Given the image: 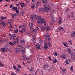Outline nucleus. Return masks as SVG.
Wrapping results in <instances>:
<instances>
[{
    "instance_id": "obj_1",
    "label": "nucleus",
    "mask_w": 75,
    "mask_h": 75,
    "mask_svg": "<svg viewBox=\"0 0 75 75\" xmlns=\"http://www.w3.org/2000/svg\"><path fill=\"white\" fill-rule=\"evenodd\" d=\"M35 18L37 20H42V21H37V23L38 24H42V23H45V19L44 18H42L41 16H39L35 15Z\"/></svg>"
},
{
    "instance_id": "obj_2",
    "label": "nucleus",
    "mask_w": 75,
    "mask_h": 75,
    "mask_svg": "<svg viewBox=\"0 0 75 75\" xmlns=\"http://www.w3.org/2000/svg\"><path fill=\"white\" fill-rule=\"evenodd\" d=\"M45 35L47 40H48V41H49L51 40V38L50 37V34H49L47 32V33H46Z\"/></svg>"
},
{
    "instance_id": "obj_3",
    "label": "nucleus",
    "mask_w": 75,
    "mask_h": 75,
    "mask_svg": "<svg viewBox=\"0 0 75 75\" xmlns=\"http://www.w3.org/2000/svg\"><path fill=\"white\" fill-rule=\"evenodd\" d=\"M50 67V64L48 63H47L46 64H44L42 66L43 69H45L47 68H49Z\"/></svg>"
},
{
    "instance_id": "obj_4",
    "label": "nucleus",
    "mask_w": 75,
    "mask_h": 75,
    "mask_svg": "<svg viewBox=\"0 0 75 75\" xmlns=\"http://www.w3.org/2000/svg\"><path fill=\"white\" fill-rule=\"evenodd\" d=\"M7 50V48L6 47H3L0 49V50L2 52H6Z\"/></svg>"
},
{
    "instance_id": "obj_5",
    "label": "nucleus",
    "mask_w": 75,
    "mask_h": 75,
    "mask_svg": "<svg viewBox=\"0 0 75 75\" xmlns=\"http://www.w3.org/2000/svg\"><path fill=\"white\" fill-rule=\"evenodd\" d=\"M19 4H21V7H24L25 6H26V4L24 3H22L21 2H19Z\"/></svg>"
},
{
    "instance_id": "obj_6",
    "label": "nucleus",
    "mask_w": 75,
    "mask_h": 75,
    "mask_svg": "<svg viewBox=\"0 0 75 75\" xmlns=\"http://www.w3.org/2000/svg\"><path fill=\"white\" fill-rule=\"evenodd\" d=\"M71 58L72 59L75 61V54L74 53H72L71 55Z\"/></svg>"
},
{
    "instance_id": "obj_7",
    "label": "nucleus",
    "mask_w": 75,
    "mask_h": 75,
    "mask_svg": "<svg viewBox=\"0 0 75 75\" xmlns=\"http://www.w3.org/2000/svg\"><path fill=\"white\" fill-rule=\"evenodd\" d=\"M17 43V41L14 40V41L13 42V43H12L11 42H9V44L10 45H12V46H13L14 44H16Z\"/></svg>"
},
{
    "instance_id": "obj_8",
    "label": "nucleus",
    "mask_w": 75,
    "mask_h": 75,
    "mask_svg": "<svg viewBox=\"0 0 75 75\" xmlns=\"http://www.w3.org/2000/svg\"><path fill=\"white\" fill-rule=\"evenodd\" d=\"M67 51L69 53V54L70 55H72V51H71V50L69 48H68L67 49Z\"/></svg>"
},
{
    "instance_id": "obj_9",
    "label": "nucleus",
    "mask_w": 75,
    "mask_h": 75,
    "mask_svg": "<svg viewBox=\"0 0 75 75\" xmlns=\"http://www.w3.org/2000/svg\"><path fill=\"white\" fill-rule=\"evenodd\" d=\"M29 70L30 72H33L34 70V67H32L30 69H29Z\"/></svg>"
},
{
    "instance_id": "obj_10",
    "label": "nucleus",
    "mask_w": 75,
    "mask_h": 75,
    "mask_svg": "<svg viewBox=\"0 0 75 75\" xmlns=\"http://www.w3.org/2000/svg\"><path fill=\"white\" fill-rule=\"evenodd\" d=\"M58 23L59 24H61V23H62V19H61V17H59V18Z\"/></svg>"
},
{
    "instance_id": "obj_11",
    "label": "nucleus",
    "mask_w": 75,
    "mask_h": 75,
    "mask_svg": "<svg viewBox=\"0 0 75 75\" xmlns=\"http://www.w3.org/2000/svg\"><path fill=\"white\" fill-rule=\"evenodd\" d=\"M18 15V14L17 13H14L11 15L12 18H14L16 17H17Z\"/></svg>"
},
{
    "instance_id": "obj_12",
    "label": "nucleus",
    "mask_w": 75,
    "mask_h": 75,
    "mask_svg": "<svg viewBox=\"0 0 75 75\" xmlns=\"http://www.w3.org/2000/svg\"><path fill=\"white\" fill-rule=\"evenodd\" d=\"M21 51L23 53H24L25 52V49L24 47H22L21 48Z\"/></svg>"
},
{
    "instance_id": "obj_13",
    "label": "nucleus",
    "mask_w": 75,
    "mask_h": 75,
    "mask_svg": "<svg viewBox=\"0 0 75 75\" xmlns=\"http://www.w3.org/2000/svg\"><path fill=\"white\" fill-rule=\"evenodd\" d=\"M36 46L37 49H40V47H41V46H40V45L38 44H36Z\"/></svg>"
},
{
    "instance_id": "obj_14",
    "label": "nucleus",
    "mask_w": 75,
    "mask_h": 75,
    "mask_svg": "<svg viewBox=\"0 0 75 75\" xmlns=\"http://www.w3.org/2000/svg\"><path fill=\"white\" fill-rule=\"evenodd\" d=\"M1 24H2L4 27H6V23L4 21H1Z\"/></svg>"
},
{
    "instance_id": "obj_15",
    "label": "nucleus",
    "mask_w": 75,
    "mask_h": 75,
    "mask_svg": "<svg viewBox=\"0 0 75 75\" xmlns=\"http://www.w3.org/2000/svg\"><path fill=\"white\" fill-rule=\"evenodd\" d=\"M59 29L60 31H64V29H63V28L61 26H59L58 28Z\"/></svg>"
},
{
    "instance_id": "obj_16",
    "label": "nucleus",
    "mask_w": 75,
    "mask_h": 75,
    "mask_svg": "<svg viewBox=\"0 0 75 75\" xmlns=\"http://www.w3.org/2000/svg\"><path fill=\"white\" fill-rule=\"evenodd\" d=\"M60 57H61L62 58H63V59H65L66 58V57H67V56L65 54H64L63 55H60Z\"/></svg>"
},
{
    "instance_id": "obj_17",
    "label": "nucleus",
    "mask_w": 75,
    "mask_h": 75,
    "mask_svg": "<svg viewBox=\"0 0 75 75\" xmlns=\"http://www.w3.org/2000/svg\"><path fill=\"white\" fill-rule=\"evenodd\" d=\"M41 3V1H39L37 2L36 5V6H38V5H40Z\"/></svg>"
},
{
    "instance_id": "obj_18",
    "label": "nucleus",
    "mask_w": 75,
    "mask_h": 75,
    "mask_svg": "<svg viewBox=\"0 0 75 75\" xmlns=\"http://www.w3.org/2000/svg\"><path fill=\"white\" fill-rule=\"evenodd\" d=\"M31 8H35V4L32 3L31 4Z\"/></svg>"
},
{
    "instance_id": "obj_19",
    "label": "nucleus",
    "mask_w": 75,
    "mask_h": 75,
    "mask_svg": "<svg viewBox=\"0 0 75 75\" xmlns=\"http://www.w3.org/2000/svg\"><path fill=\"white\" fill-rule=\"evenodd\" d=\"M47 9L46 8H44L42 9V12H47Z\"/></svg>"
},
{
    "instance_id": "obj_20",
    "label": "nucleus",
    "mask_w": 75,
    "mask_h": 75,
    "mask_svg": "<svg viewBox=\"0 0 75 75\" xmlns=\"http://www.w3.org/2000/svg\"><path fill=\"white\" fill-rule=\"evenodd\" d=\"M32 41H33L34 43H36V39L34 38H32Z\"/></svg>"
},
{
    "instance_id": "obj_21",
    "label": "nucleus",
    "mask_w": 75,
    "mask_h": 75,
    "mask_svg": "<svg viewBox=\"0 0 75 75\" xmlns=\"http://www.w3.org/2000/svg\"><path fill=\"white\" fill-rule=\"evenodd\" d=\"M71 36L72 37H74L75 36V32L73 31V33H72L71 35Z\"/></svg>"
},
{
    "instance_id": "obj_22",
    "label": "nucleus",
    "mask_w": 75,
    "mask_h": 75,
    "mask_svg": "<svg viewBox=\"0 0 75 75\" xmlns=\"http://www.w3.org/2000/svg\"><path fill=\"white\" fill-rule=\"evenodd\" d=\"M25 25H26V23H24L21 26V28H24L25 27Z\"/></svg>"
},
{
    "instance_id": "obj_23",
    "label": "nucleus",
    "mask_w": 75,
    "mask_h": 75,
    "mask_svg": "<svg viewBox=\"0 0 75 75\" xmlns=\"http://www.w3.org/2000/svg\"><path fill=\"white\" fill-rule=\"evenodd\" d=\"M23 58L25 59V60H27V56H26V55H23Z\"/></svg>"
},
{
    "instance_id": "obj_24",
    "label": "nucleus",
    "mask_w": 75,
    "mask_h": 75,
    "mask_svg": "<svg viewBox=\"0 0 75 75\" xmlns=\"http://www.w3.org/2000/svg\"><path fill=\"white\" fill-rule=\"evenodd\" d=\"M16 51L17 52H20V48H16Z\"/></svg>"
},
{
    "instance_id": "obj_25",
    "label": "nucleus",
    "mask_w": 75,
    "mask_h": 75,
    "mask_svg": "<svg viewBox=\"0 0 75 75\" xmlns=\"http://www.w3.org/2000/svg\"><path fill=\"white\" fill-rule=\"evenodd\" d=\"M42 2L43 4H45L47 3V0H42Z\"/></svg>"
},
{
    "instance_id": "obj_26",
    "label": "nucleus",
    "mask_w": 75,
    "mask_h": 75,
    "mask_svg": "<svg viewBox=\"0 0 75 75\" xmlns=\"http://www.w3.org/2000/svg\"><path fill=\"white\" fill-rule=\"evenodd\" d=\"M34 18V16H31V17H30V19L31 21H33Z\"/></svg>"
},
{
    "instance_id": "obj_27",
    "label": "nucleus",
    "mask_w": 75,
    "mask_h": 75,
    "mask_svg": "<svg viewBox=\"0 0 75 75\" xmlns=\"http://www.w3.org/2000/svg\"><path fill=\"white\" fill-rule=\"evenodd\" d=\"M55 18H52L51 20V21L52 23H54L55 22Z\"/></svg>"
},
{
    "instance_id": "obj_28",
    "label": "nucleus",
    "mask_w": 75,
    "mask_h": 75,
    "mask_svg": "<svg viewBox=\"0 0 75 75\" xmlns=\"http://www.w3.org/2000/svg\"><path fill=\"white\" fill-rule=\"evenodd\" d=\"M20 42L21 44H24L25 42V41L24 40H21Z\"/></svg>"
},
{
    "instance_id": "obj_29",
    "label": "nucleus",
    "mask_w": 75,
    "mask_h": 75,
    "mask_svg": "<svg viewBox=\"0 0 75 75\" xmlns=\"http://www.w3.org/2000/svg\"><path fill=\"white\" fill-rule=\"evenodd\" d=\"M17 9V7H14L12 8V10H16Z\"/></svg>"
},
{
    "instance_id": "obj_30",
    "label": "nucleus",
    "mask_w": 75,
    "mask_h": 75,
    "mask_svg": "<svg viewBox=\"0 0 75 75\" xmlns=\"http://www.w3.org/2000/svg\"><path fill=\"white\" fill-rule=\"evenodd\" d=\"M49 6L48 5H45L44 6V8H48V7Z\"/></svg>"
},
{
    "instance_id": "obj_31",
    "label": "nucleus",
    "mask_w": 75,
    "mask_h": 75,
    "mask_svg": "<svg viewBox=\"0 0 75 75\" xmlns=\"http://www.w3.org/2000/svg\"><path fill=\"white\" fill-rule=\"evenodd\" d=\"M24 11H22L20 13L21 16H23V14H24Z\"/></svg>"
},
{
    "instance_id": "obj_32",
    "label": "nucleus",
    "mask_w": 75,
    "mask_h": 75,
    "mask_svg": "<svg viewBox=\"0 0 75 75\" xmlns=\"http://www.w3.org/2000/svg\"><path fill=\"white\" fill-rule=\"evenodd\" d=\"M33 23H30L29 24V27H33Z\"/></svg>"
},
{
    "instance_id": "obj_33",
    "label": "nucleus",
    "mask_w": 75,
    "mask_h": 75,
    "mask_svg": "<svg viewBox=\"0 0 75 75\" xmlns=\"http://www.w3.org/2000/svg\"><path fill=\"white\" fill-rule=\"evenodd\" d=\"M65 71H66V69H62V72L65 73Z\"/></svg>"
},
{
    "instance_id": "obj_34",
    "label": "nucleus",
    "mask_w": 75,
    "mask_h": 75,
    "mask_svg": "<svg viewBox=\"0 0 75 75\" xmlns=\"http://www.w3.org/2000/svg\"><path fill=\"white\" fill-rule=\"evenodd\" d=\"M51 30V28L50 27H48L46 28V30L47 31H49V30Z\"/></svg>"
},
{
    "instance_id": "obj_35",
    "label": "nucleus",
    "mask_w": 75,
    "mask_h": 75,
    "mask_svg": "<svg viewBox=\"0 0 75 75\" xmlns=\"http://www.w3.org/2000/svg\"><path fill=\"white\" fill-rule=\"evenodd\" d=\"M40 29L42 31H44L45 30V28L44 27H42Z\"/></svg>"
},
{
    "instance_id": "obj_36",
    "label": "nucleus",
    "mask_w": 75,
    "mask_h": 75,
    "mask_svg": "<svg viewBox=\"0 0 75 75\" xmlns=\"http://www.w3.org/2000/svg\"><path fill=\"white\" fill-rule=\"evenodd\" d=\"M57 60L56 59H55L54 60L53 62L54 63V64H56L57 63Z\"/></svg>"
},
{
    "instance_id": "obj_37",
    "label": "nucleus",
    "mask_w": 75,
    "mask_h": 75,
    "mask_svg": "<svg viewBox=\"0 0 75 75\" xmlns=\"http://www.w3.org/2000/svg\"><path fill=\"white\" fill-rule=\"evenodd\" d=\"M39 42H40V43H42V40L41 39H40L39 40Z\"/></svg>"
},
{
    "instance_id": "obj_38",
    "label": "nucleus",
    "mask_w": 75,
    "mask_h": 75,
    "mask_svg": "<svg viewBox=\"0 0 75 75\" xmlns=\"http://www.w3.org/2000/svg\"><path fill=\"white\" fill-rule=\"evenodd\" d=\"M47 45L49 47H50V46H51V44L50 42V41L48 42Z\"/></svg>"
},
{
    "instance_id": "obj_39",
    "label": "nucleus",
    "mask_w": 75,
    "mask_h": 75,
    "mask_svg": "<svg viewBox=\"0 0 75 75\" xmlns=\"http://www.w3.org/2000/svg\"><path fill=\"white\" fill-rule=\"evenodd\" d=\"M2 63V62H1V63H0V67H3L4 65Z\"/></svg>"
},
{
    "instance_id": "obj_40",
    "label": "nucleus",
    "mask_w": 75,
    "mask_h": 75,
    "mask_svg": "<svg viewBox=\"0 0 75 75\" xmlns=\"http://www.w3.org/2000/svg\"><path fill=\"white\" fill-rule=\"evenodd\" d=\"M11 36L12 37H15L16 36V34H13Z\"/></svg>"
},
{
    "instance_id": "obj_41",
    "label": "nucleus",
    "mask_w": 75,
    "mask_h": 75,
    "mask_svg": "<svg viewBox=\"0 0 75 75\" xmlns=\"http://www.w3.org/2000/svg\"><path fill=\"white\" fill-rule=\"evenodd\" d=\"M39 11H40L41 12H42V8H40L39 9Z\"/></svg>"
},
{
    "instance_id": "obj_42",
    "label": "nucleus",
    "mask_w": 75,
    "mask_h": 75,
    "mask_svg": "<svg viewBox=\"0 0 75 75\" xmlns=\"http://www.w3.org/2000/svg\"><path fill=\"white\" fill-rule=\"evenodd\" d=\"M18 32V30H16L14 31V33H17Z\"/></svg>"
},
{
    "instance_id": "obj_43",
    "label": "nucleus",
    "mask_w": 75,
    "mask_h": 75,
    "mask_svg": "<svg viewBox=\"0 0 75 75\" xmlns=\"http://www.w3.org/2000/svg\"><path fill=\"white\" fill-rule=\"evenodd\" d=\"M62 44L64 46H65L67 44V42L62 43Z\"/></svg>"
},
{
    "instance_id": "obj_44",
    "label": "nucleus",
    "mask_w": 75,
    "mask_h": 75,
    "mask_svg": "<svg viewBox=\"0 0 75 75\" xmlns=\"http://www.w3.org/2000/svg\"><path fill=\"white\" fill-rule=\"evenodd\" d=\"M69 44H72V41L71 40H69Z\"/></svg>"
},
{
    "instance_id": "obj_45",
    "label": "nucleus",
    "mask_w": 75,
    "mask_h": 75,
    "mask_svg": "<svg viewBox=\"0 0 75 75\" xmlns=\"http://www.w3.org/2000/svg\"><path fill=\"white\" fill-rule=\"evenodd\" d=\"M70 70L71 71H73V67L71 66L70 68Z\"/></svg>"
},
{
    "instance_id": "obj_46",
    "label": "nucleus",
    "mask_w": 75,
    "mask_h": 75,
    "mask_svg": "<svg viewBox=\"0 0 75 75\" xmlns=\"http://www.w3.org/2000/svg\"><path fill=\"white\" fill-rule=\"evenodd\" d=\"M13 67L15 69H16L17 68V67H16V66L15 65L13 66Z\"/></svg>"
},
{
    "instance_id": "obj_47",
    "label": "nucleus",
    "mask_w": 75,
    "mask_h": 75,
    "mask_svg": "<svg viewBox=\"0 0 75 75\" xmlns=\"http://www.w3.org/2000/svg\"><path fill=\"white\" fill-rule=\"evenodd\" d=\"M69 8H67L66 10L65 11H66V12H67V11H69Z\"/></svg>"
},
{
    "instance_id": "obj_48",
    "label": "nucleus",
    "mask_w": 75,
    "mask_h": 75,
    "mask_svg": "<svg viewBox=\"0 0 75 75\" xmlns=\"http://www.w3.org/2000/svg\"><path fill=\"white\" fill-rule=\"evenodd\" d=\"M26 58H27V59L26 60H28V61H29V60H30V58L29 57H26Z\"/></svg>"
},
{
    "instance_id": "obj_49",
    "label": "nucleus",
    "mask_w": 75,
    "mask_h": 75,
    "mask_svg": "<svg viewBox=\"0 0 75 75\" xmlns=\"http://www.w3.org/2000/svg\"><path fill=\"white\" fill-rule=\"evenodd\" d=\"M44 48H45V49H47L48 48V47L47 46H44Z\"/></svg>"
},
{
    "instance_id": "obj_50",
    "label": "nucleus",
    "mask_w": 75,
    "mask_h": 75,
    "mask_svg": "<svg viewBox=\"0 0 75 75\" xmlns=\"http://www.w3.org/2000/svg\"><path fill=\"white\" fill-rule=\"evenodd\" d=\"M65 62L66 64L67 65H68V64H69V63H68V60H66Z\"/></svg>"
},
{
    "instance_id": "obj_51",
    "label": "nucleus",
    "mask_w": 75,
    "mask_h": 75,
    "mask_svg": "<svg viewBox=\"0 0 75 75\" xmlns=\"http://www.w3.org/2000/svg\"><path fill=\"white\" fill-rule=\"evenodd\" d=\"M8 23L9 24V25H11L12 24V23H11V22H10V21H9L8 22Z\"/></svg>"
},
{
    "instance_id": "obj_52",
    "label": "nucleus",
    "mask_w": 75,
    "mask_h": 75,
    "mask_svg": "<svg viewBox=\"0 0 75 75\" xmlns=\"http://www.w3.org/2000/svg\"><path fill=\"white\" fill-rule=\"evenodd\" d=\"M19 12H20V11H19L18 10H16V13H17V14H18Z\"/></svg>"
},
{
    "instance_id": "obj_53",
    "label": "nucleus",
    "mask_w": 75,
    "mask_h": 75,
    "mask_svg": "<svg viewBox=\"0 0 75 75\" xmlns=\"http://www.w3.org/2000/svg\"><path fill=\"white\" fill-rule=\"evenodd\" d=\"M48 58L49 61H51V56H49L48 57Z\"/></svg>"
},
{
    "instance_id": "obj_54",
    "label": "nucleus",
    "mask_w": 75,
    "mask_h": 75,
    "mask_svg": "<svg viewBox=\"0 0 75 75\" xmlns=\"http://www.w3.org/2000/svg\"><path fill=\"white\" fill-rule=\"evenodd\" d=\"M67 17L68 18H70V15H67Z\"/></svg>"
},
{
    "instance_id": "obj_55",
    "label": "nucleus",
    "mask_w": 75,
    "mask_h": 75,
    "mask_svg": "<svg viewBox=\"0 0 75 75\" xmlns=\"http://www.w3.org/2000/svg\"><path fill=\"white\" fill-rule=\"evenodd\" d=\"M54 55L56 56H57L58 55V53H57V52H55V53H54Z\"/></svg>"
},
{
    "instance_id": "obj_56",
    "label": "nucleus",
    "mask_w": 75,
    "mask_h": 75,
    "mask_svg": "<svg viewBox=\"0 0 75 75\" xmlns=\"http://www.w3.org/2000/svg\"><path fill=\"white\" fill-rule=\"evenodd\" d=\"M18 66V67L19 68H21V65H19L18 64H17Z\"/></svg>"
},
{
    "instance_id": "obj_57",
    "label": "nucleus",
    "mask_w": 75,
    "mask_h": 75,
    "mask_svg": "<svg viewBox=\"0 0 75 75\" xmlns=\"http://www.w3.org/2000/svg\"><path fill=\"white\" fill-rule=\"evenodd\" d=\"M34 30V32H35V33H37V30L36 29H35V30Z\"/></svg>"
},
{
    "instance_id": "obj_58",
    "label": "nucleus",
    "mask_w": 75,
    "mask_h": 75,
    "mask_svg": "<svg viewBox=\"0 0 75 75\" xmlns=\"http://www.w3.org/2000/svg\"><path fill=\"white\" fill-rule=\"evenodd\" d=\"M71 15H74V12H71Z\"/></svg>"
},
{
    "instance_id": "obj_59",
    "label": "nucleus",
    "mask_w": 75,
    "mask_h": 75,
    "mask_svg": "<svg viewBox=\"0 0 75 75\" xmlns=\"http://www.w3.org/2000/svg\"><path fill=\"white\" fill-rule=\"evenodd\" d=\"M74 15H71V18H74Z\"/></svg>"
},
{
    "instance_id": "obj_60",
    "label": "nucleus",
    "mask_w": 75,
    "mask_h": 75,
    "mask_svg": "<svg viewBox=\"0 0 75 75\" xmlns=\"http://www.w3.org/2000/svg\"><path fill=\"white\" fill-rule=\"evenodd\" d=\"M19 33H22L23 32V31L21 30H20L19 31Z\"/></svg>"
},
{
    "instance_id": "obj_61",
    "label": "nucleus",
    "mask_w": 75,
    "mask_h": 75,
    "mask_svg": "<svg viewBox=\"0 0 75 75\" xmlns=\"http://www.w3.org/2000/svg\"><path fill=\"white\" fill-rule=\"evenodd\" d=\"M16 70L18 71V72L20 70V69H19L18 68H16Z\"/></svg>"
},
{
    "instance_id": "obj_62",
    "label": "nucleus",
    "mask_w": 75,
    "mask_h": 75,
    "mask_svg": "<svg viewBox=\"0 0 75 75\" xmlns=\"http://www.w3.org/2000/svg\"><path fill=\"white\" fill-rule=\"evenodd\" d=\"M26 2L28 3V4H29V2H28V0H26Z\"/></svg>"
},
{
    "instance_id": "obj_63",
    "label": "nucleus",
    "mask_w": 75,
    "mask_h": 75,
    "mask_svg": "<svg viewBox=\"0 0 75 75\" xmlns=\"http://www.w3.org/2000/svg\"><path fill=\"white\" fill-rule=\"evenodd\" d=\"M44 46H47V44L46 43H45L44 44Z\"/></svg>"
},
{
    "instance_id": "obj_64",
    "label": "nucleus",
    "mask_w": 75,
    "mask_h": 75,
    "mask_svg": "<svg viewBox=\"0 0 75 75\" xmlns=\"http://www.w3.org/2000/svg\"><path fill=\"white\" fill-rule=\"evenodd\" d=\"M9 28H13V26H10L9 27Z\"/></svg>"
}]
</instances>
